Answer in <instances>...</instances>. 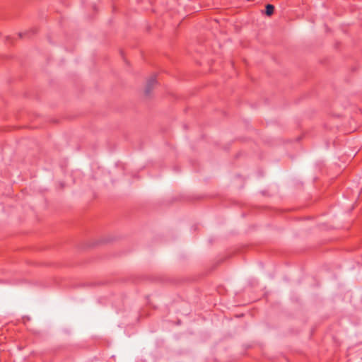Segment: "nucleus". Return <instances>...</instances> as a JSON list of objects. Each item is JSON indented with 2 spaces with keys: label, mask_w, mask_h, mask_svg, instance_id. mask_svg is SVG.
<instances>
[{
  "label": "nucleus",
  "mask_w": 362,
  "mask_h": 362,
  "mask_svg": "<svg viewBox=\"0 0 362 362\" xmlns=\"http://www.w3.org/2000/svg\"><path fill=\"white\" fill-rule=\"evenodd\" d=\"M156 83L157 81L155 76H151L147 79L144 87V94L146 96H148L151 94L152 90L156 86Z\"/></svg>",
  "instance_id": "obj_1"
},
{
  "label": "nucleus",
  "mask_w": 362,
  "mask_h": 362,
  "mask_svg": "<svg viewBox=\"0 0 362 362\" xmlns=\"http://www.w3.org/2000/svg\"><path fill=\"white\" fill-rule=\"evenodd\" d=\"M274 6L271 5V4H267L266 6V11H265V13L267 16H271L274 13Z\"/></svg>",
  "instance_id": "obj_2"
},
{
  "label": "nucleus",
  "mask_w": 362,
  "mask_h": 362,
  "mask_svg": "<svg viewBox=\"0 0 362 362\" xmlns=\"http://www.w3.org/2000/svg\"><path fill=\"white\" fill-rule=\"evenodd\" d=\"M42 269H71V267H42Z\"/></svg>",
  "instance_id": "obj_3"
}]
</instances>
